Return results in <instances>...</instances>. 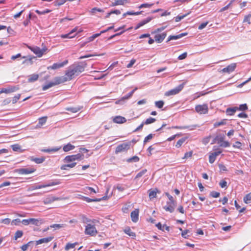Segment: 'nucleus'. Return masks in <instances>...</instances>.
I'll list each match as a JSON object with an SVG mask.
<instances>
[{"mask_svg": "<svg viewBox=\"0 0 251 251\" xmlns=\"http://www.w3.org/2000/svg\"><path fill=\"white\" fill-rule=\"evenodd\" d=\"M85 67V65L79 64L70 66L65 74L67 81L72 80L75 76H78L84 71Z\"/></svg>", "mask_w": 251, "mask_h": 251, "instance_id": "nucleus-1", "label": "nucleus"}, {"mask_svg": "<svg viewBox=\"0 0 251 251\" xmlns=\"http://www.w3.org/2000/svg\"><path fill=\"white\" fill-rule=\"evenodd\" d=\"M66 81H67V79L65 76L55 77L52 81L49 82L45 85H43L42 90L43 91H46L51 87Z\"/></svg>", "mask_w": 251, "mask_h": 251, "instance_id": "nucleus-2", "label": "nucleus"}, {"mask_svg": "<svg viewBox=\"0 0 251 251\" xmlns=\"http://www.w3.org/2000/svg\"><path fill=\"white\" fill-rule=\"evenodd\" d=\"M165 194L166 196H167L169 201L167 202V205L164 206L163 208L166 211L172 213L174 212L175 208V201L174 200L173 197L168 193L166 192Z\"/></svg>", "mask_w": 251, "mask_h": 251, "instance_id": "nucleus-3", "label": "nucleus"}, {"mask_svg": "<svg viewBox=\"0 0 251 251\" xmlns=\"http://www.w3.org/2000/svg\"><path fill=\"white\" fill-rule=\"evenodd\" d=\"M22 223L25 226L31 224L36 226H39L43 223V222L42 220L41 219L29 218L23 220Z\"/></svg>", "mask_w": 251, "mask_h": 251, "instance_id": "nucleus-4", "label": "nucleus"}, {"mask_svg": "<svg viewBox=\"0 0 251 251\" xmlns=\"http://www.w3.org/2000/svg\"><path fill=\"white\" fill-rule=\"evenodd\" d=\"M28 48L39 57L42 56L45 52L47 50V48L46 47H44L42 49L37 46L33 47L28 46Z\"/></svg>", "mask_w": 251, "mask_h": 251, "instance_id": "nucleus-5", "label": "nucleus"}, {"mask_svg": "<svg viewBox=\"0 0 251 251\" xmlns=\"http://www.w3.org/2000/svg\"><path fill=\"white\" fill-rule=\"evenodd\" d=\"M59 184V182L58 181L50 182L46 183L45 184L33 185L30 188V189L31 190H36V189H39L45 188L47 187L52 186L58 185Z\"/></svg>", "mask_w": 251, "mask_h": 251, "instance_id": "nucleus-6", "label": "nucleus"}, {"mask_svg": "<svg viewBox=\"0 0 251 251\" xmlns=\"http://www.w3.org/2000/svg\"><path fill=\"white\" fill-rule=\"evenodd\" d=\"M184 86V83H183L178 86H177L174 89H173L170 91H167L165 93V96H170L171 95H175L178 93H179L183 88Z\"/></svg>", "mask_w": 251, "mask_h": 251, "instance_id": "nucleus-7", "label": "nucleus"}, {"mask_svg": "<svg viewBox=\"0 0 251 251\" xmlns=\"http://www.w3.org/2000/svg\"><path fill=\"white\" fill-rule=\"evenodd\" d=\"M98 231L95 226L87 224L85 226V234L92 236L96 235Z\"/></svg>", "mask_w": 251, "mask_h": 251, "instance_id": "nucleus-8", "label": "nucleus"}, {"mask_svg": "<svg viewBox=\"0 0 251 251\" xmlns=\"http://www.w3.org/2000/svg\"><path fill=\"white\" fill-rule=\"evenodd\" d=\"M195 110L197 112L200 114H204L208 113V108L206 104L197 105L195 107Z\"/></svg>", "mask_w": 251, "mask_h": 251, "instance_id": "nucleus-9", "label": "nucleus"}, {"mask_svg": "<svg viewBox=\"0 0 251 251\" xmlns=\"http://www.w3.org/2000/svg\"><path fill=\"white\" fill-rule=\"evenodd\" d=\"M130 142L124 143L118 145L116 149V153L126 151L130 148Z\"/></svg>", "mask_w": 251, "mask_h": 251, "instance_id": "nucleus-10", "label": "nucleus"}, {"mask_svg": "<svg viewBox=\"0 0 251 251\" xmlns=\"http://www.w3.org/2000/svg\"><path fill=\"white\" fill-rule=\"evenodd\" d=\"M137 89V88H135L132 91H131V92L128 93L127 95L123 97L121 99H120L118 100H116L115 101V103L116 104H124L126 100H128V99H129L130 98H131L132 97L133 93Z\"/></svg>", "mask_w": 251, "mask_h": 251, "instance_id": "nucleus-11", "label": "nucleus"}, {"mask_svg": "<svg viewBox=\"0 0 251 251\" xmlns=\"http://www.w3.org/2000/svg\"><path fill=\"white\" fill-rule=\"evenodd\" d=\"M19 89V86H11L7 88H3L0 91V94L2 93L6 94L14 92Z\"/></svg>", "mask_w": 251, "mask_h": 251, "instance_id": "nucleus-12", "label": "nucleus"}, {"mask_svg": "<svg viewBox=\"0 0 251 251\" xmlns=\"http://www.w3.org/2000/svg\"><path fill=\"white\" fill-rule=\"evenodd\" d=\"M35 171L36 169L34 168H21L17 170V172L21 175L29 174L34 172Z\"/></svg>", "mask_w": 251, "mask_h": 251, "instance_id": "nucleus-13", "label": "nucleus"}, {"mask_svg": "<svg viewBox=\"0 0 251 251\" xmlns=\"http://www.w3.org/2000/svg\"><path fill=\"white\" fill-rule=\"evenodd\" d=\"M200 126L198 125H193L190 126H176L173 127V128L178 129H188L189 130H193L196 129L197 127H199Z\"/></svg>", "mask_w": 251, "mask_h": 251, "instance_id": "nucleus-14", "label": "nucleus"}, {"mask_svg": "<svg viewBox=\"0 0 251 251\" xmlns=\"http://www.w3.org/2000/svg\"><path fill=\"white\" fill-rule=\"evenodd\" d=\"M225 138V135L224 134H219L217 135L212 140L211 144L217 143L219 145L222 143Z\"/></svg>", "mask_w": 251, "mask_h": 251, "instance_id": "nucleus-15", "label": "nucleus"}, {"mask_svg": "<svg viewBox=\"0 0 251 251\" xmlns=\"http://www.w3.org/2000/svg\"><path fill=\"white\" fill-rule=\"evenodd\" d=\"M68 61L67 60L64 61L60 63H55L53 64V65L51 66L48 67V69H51L52 70H55L60 68H61L66 65L68 63Z\"/></svg>", "mask_w": 251, "mask_h": 251, "instance_id": "nucleus-16", "label": "nucleus"}, {"mask_svg": "<svg viewBox=\"0 0 251 251\" xmlns=\"http://www.w3.org/2000/svg\"><path fill=\"white\" fill-rule=\"evenodd\" d=\"M167 36L166 32H163L161 34H157L154 36V40L158 43H161Z\"/></svg>", "mask_w": 251, "mask_h": 251, "instance_id": "nucleus-17", "label": "nucleus"}, {"mask_svg": "<svg viewBox=\"0 0 251 251\" xmlns=\"http://www.w3.org/2000/svg\"><path fill=\"white\" fill-rule=\"evenodd\" d=\"M187 35V32L185 33H182L176 35H170L168 37V39L166 41V42H168L170 41L173 40H177L179 39L186 35Z\"/></svg>", "mask_w": 251, "mask_h": 251, "instance_id": "nucleus-18", "label": "nucleus"}, {"mask_svg": "<svg viewBox=\"0 0 251 251\" xmlns=\"http://www.w3.org/2000/svg\"><path fill=\"white\" fill-rule=\"evenodd\" d=\"M22 58H25V60H24L22 62V64H25L27 66L31 65L33 64V59H35V57L29 56L26 57L24 56L22 57Z\"/></svg>", "mask_w": 251, "mask_h": 251, "instance_id": "nucleus-19", "label": "nucleus"}, {"mask_svg": "<svg viewBox=\"0 0 251 251\" xmlns=\"http://www.w3.org/2000/svg\"><path fill=\"white\" fill-rule=\"evenodd\" d=\"M131 218L132 221L136 223L138 220L139 217V210L136 209L131 212Z\"/></svg>", "mask_w": 251, "mask_h": 251, "instance_id": "nucleus-20", "label": "nucleus"}, {"mask_svg": "<svg viewBox=\"0 0 251 251\" xmlns=\"http://www.w3.org/2000/svg\"><path fill=\"white\" fill-rule=\"evenodd\" d=\"M113 121L115 123L117 124H123L126 121V119L122 116H117L113 118Z\"/></svg>", "mask_w": 251, "mask_h": 251, "instance_id": "nucleus-21", "label": "nucleus"}, {"mask_svg": "<svg viewBox=\"0 0 251 251\" xmlns=\"http://www.w3.org/2000/svg\"><path fill=\"white\" fill-rule=\"evenodd\" d=\"M105 199V197L104 196L101 198H95V199H91L88 197H83L82 200L86 201L87 202H97V201H100L101 200H103Z\"/></svg>", "mask_w": 251, "mask_h": 251, "instance_id": "nucleus-22", "label": "nucleus"}, {"mask_svg": "<svg viewBox=\"0 0 251 251\" xmlns=\"http://www.w3.org/2000/svg\"><path fill=\"white\" fill-rule=\"evenodd\" d=\"M53 239V237L50 236L46 238H43L39 239L36 241V245H38L39 244L44 243H48L51 241Z\"/></svg>", "mask_w": 251, "mask_h": 251, "instance_id": "nucleus-23", "label": "nucleus"}, {"mask_svg": "<svg viewBox=\"0 0 251 251\" xmlns=\"http://www.w3.org/2000/svg\"><path fill=\"white\" fill-rule=\"evenodd\" d=\"M235 69V63H233V64H231L228 65L226 67L224 68L222 70V71L224 73H230L234 71Z\"/></svg>", "mask_w": 251, "mask_h": 251, "instance_id": "nucleus-24", "label": "nucleus"}, {"mask_svg": "<svg viewBox=\"0 0 251 251\" xmlns=\"http://www.w3.org/2000/svg\"><path fill=\"white\" fill-rule=\"evenodd\" d=\"M129 0H115L114 2H112L111 6H115L119 5H124L125 3H129Z\"/></svg>", "mask_w": 251, "mask_h": 251, "instance_id": "nucleus-25", "label": "nucleus"}, {"mask_svg": "<svg viewBox=\"0 0 251 251\" xmlns=\"http://www.w3.org/2000/svg\"><path fill=\"white\" fill-rule=\"evenodd\" d=\"M149 197L151 199L156 198L157 193H159L160 191L158 189L155 188L153 190H150L149 191Z\"/></svg>", "mask_w": 251, "mask_h": 251, "instance_id": "nucleus-26", "label": "nucleus"}, {"mask_svg": "<svg viewBox=\"0 0 251 251\" xmlns=\"http://www.w3.org/2000/svg\"><path fill=\"white\" fill-rule=\"evenodd\" d=\"M47 117H43L39 119V122L36 125L37 128L41 127L43 125H44L47 122Z\"/></svg>", "mask_w": 251, "mask_h": 251, "instance_id": "nucleus-27", "label": "nucleus"}, {"mask_svg": "<svg viewBox=\"0 0 251 251\" xmlns=\"http://www.w3.org/2000/svg\"><path fill=\"white\" fill-rule=\"evenodd\" d=\"M160 144L159 143H156L154 144L153 145L150 146V150H151L152 151H155L156 153H158L161 151L160 149L158 148Z\"/></svg>", "mask_w": 251, "mask_h": 251, "instance_id": "nucleus-28", "label": "nucleus"}, {"mask_svg": "<svg viewBox=\"0 0 251 251\" xmlns=\"http://www.w3.org/2000/svg\"><path fill=\"white\" fill-rule=\"evenodd\" d=\"M82 107L77 106V107H66L65 109L67 111H70L72 113H76L78 111L80 110Z\"/></svg>", "mask_w": 251, "mask_h": 251, "instance_id": "nucleus-29", "label": "nucleus"}, {"mask_svg": "<svg viewBox=\"0 0 251 251\" xmlns=\"http://www.w3.org/2000/svg\"><path fill=\"white\" fill-rule=\"evenodd\" d=\"M28 77V82H33L36 81L38 79L39 75L37 74H32L29 75Z\"/></svg>", "mask_w": 251, "mask_h": 251, "instance_id": "nucleus-30", "label": "nucleus"}, {"mask_svg": "<svg viewBox=\"0 0 251 251\" xmlns=\"http://www.w3.org/2000/svg\"><path fill=\"white\" fill-rule=\"evenodd\" d=\"M30 160L37 164H41L45 161V158L44 157H42L40 158H34L33 157H32Z\"/></svg>", "mask_w": 251, "mask_h": 251, "instance_id": "nucleus-31", "label": "nucleus"}, {"mask_svg": "<svg viewBox=\"0 0 251 251\" xmlns=\"http://www.w3.org/2000/svg\"><path fill=\"white\" fill-rule=\"evenodd\" d=\"M124 232L126 234L132 237H135L136 236L135 233L132 232L129 227L126 228L124 230Z\"/></svg>", "mask_w": 251, "mask_h": 251, "instance_id": "nucleus-32", "label": "nucleus"}, {"mask_svg": "<svg viewBox=\"0 0 251 251\" xmlns=\"http://www.w3.org/2000/svg\"><path fill=\"white\" fill-rule=\"evenodd\" d=\"M12 150L15 151H18L19 152H23L24 150L22 149L21 146L18 144H14L11 145Z\"/></svg>", "mask_w": 251, "mask_h": 251, "instance_id": "nucleus-33", "label": "nucleus"}, {"mask_svg": "<svg viewBox=\"0 0 251 251\" xmlns=\"http://www.w3.org/2000/svg\"><path fill=\"white\" fill-rule=\"evenodd\" d=\"M64 162L69 163V162H74L75 161V157L74 155H68L66 156L65 158L63 159Z\"/></svg>", "mask_w": 251, "mask_h": 251, "instance_id": "nucleus-34", "label": "nucleus"}, {"mask_svg": "<svg viewBox=\"0 0 251 251\" xmlns=\"http://www.w3.org/2000/svg\"><path fill=\"white\" fill-rule=\"evenodd\" d=\"M75 146L74 145H72L70 143H68L67 145H65L63 147V150L64 151L67 152L73 150Z\"/></svg>", "mask_w": 251, "mask_h": 251, "instance_id": "nucleus-35", "label": "nucleus"}, {"mask_svg": "<svg viewBox=\"0 0 251 251\" xmlns=\"http://www.w3.org/2000/svg\"><path fill=\"white\" fill-rule=\"evenodd\" d=\"M60 149H61V147H60V148L55 147V148H51V149H44V150H42V151L43 152L50 153V152L57 151Z\"/></svg>", "mask_w": 251, "mask_h": 251, "instance_id": "nucleus-36", "label": "nucleus"}, {"mask_svg": "<svg viewBox=\"0 0 251 251\" xmlns=\"http://www.w3.org/2000/svg\"><path fill=\"white\" fill-rule=\"evenodd\" d=\"M243 201L246 204L251 203V192L247 194L244 197Z\"/></svg>", "mask_w": 251, "mask_h": 251, "instance_id": "nucleus-37", "label": "nucleus"}, {"mask_svg": "<svg viewBox=\"0 0 251 251\" xmlns=\"http://www.w3.org/2000/svg\"><path fill=\"white\" fill-rule=\"evenodd\" d=\"M227 120L226 119H223L220 122H217L214 124V127H217L218 126L225 125L226 124Z\"/></svg>", "mask_w": 251, "mask_h": 251, "instance_id": "nucleus-38", "label": "nucleus"}, {"mask_svg": "<svg viewBox=\"0 0 251 251\" xmlns=\"http://www.w3.org/2000/svg\"><path fill=\"white\" fill-rule=\"evenodd\" d=\"M77 244V242H75L74 243H68L66 244V245L65 247V250L66 251H68L69 250H70L71 249H73L75 247V245Z\"/></svg>", "mask_w": 251, "mask_h": 251, "instance_id": "nucleus-39", "label": "nucleus"}, {"mask_svg": "<svg viewBox=\"0 0 251 251\" xmlns=\"http://www.w3.org/2000/svg\"><path fill=\"white\" fill-rule=\"evenodd\" d=\"M152 19V17H148L147 18L142 20L141 21L139 24V25L141 26H143L144 25L147 24V23H149L151 20Z\"/></svg>", "mask_w": 251, "mask_h": 251, "instance_id": "nucleus-40", "label": "nucleus"}, {"mask_svg": "<svg viewBox=\"0 0 251 251\" xmlns=\"http://www.w3.org/2000/svg\"><path fill=\"white\" fill-rule=\"evenodd\" d=\"M235 113V107L232 108H228L226 110V113L227 115H233Z\"/></svg>", "mask_w": 251, "mask_h": 251, "instance_id": "nucleus-41", "label": "nucleus"}, {"mask_svg": "<svg viewBox=\"0 0 251 251\" xmlns=\"http://www.w3.org/2000/svg\"><path fill=\"white\" fill-rule=\"evenodd\" d=\"M154 134H150L148 136H147L143 141V144L145 145L147 143L151 140Z\"/></svg>", "mask_w": 251, "mask_h": 251, "instance_id": "nucleus-42", "label": "nucleus"}, {"mask_svg": "<svg viewBox=\"0 0 251 251\" xmlns=\"http://www.w3.org/2000/svg\"><path fill=\"white\" fill-rule=\"evenodd\" d=\"M23 235V232L22 230H17L15 234L14 239L17 240L18 238H21Z\"/></svg>", "mask_w": 251, "mask_h": 251, "instance_id": "nucleus-43", "label": "nucleus"}, {"mask_svg": "<svg viewBox=\"0 0 251 251\" xmlns=\"http://www.w3.org/2000/svg\"><path fill=\"white\" fill-rule=\"evenodd\" d=\"M139 160V158L137 156H134L132 157H130L129 158H128L126 160V161L127 162H138Z\"/></svg>", "mask_w": 251, "mask_h": 251, "instance_id": "nucleus-44", "label": "nucleus"}, {"mask_svg": "<svg viewBox=\"0 0 251 251\" xmlns=\"http://www.w3.org/2000/svg\"><path fill=\"white\" fill-rule=\"evenodd\" d=\"M155 121L156 120L155 118L150 117L146 119V120L143 122L144 124H145V125H149L154 123Z\"/></svg>", "mask_w": 251, "mask_h": 251, "instance_id": "nucleus-45", "label": "nucleus"}, {"mask_svg": "<svg viewBox=\"0 0 251 251\" xmlns=\"http://www.w3.org/2000/svg\"><path fill=\"white\" fill-rule=\"evenodd\" d=\"M34 243L33 241H29L26 244L23 245L21 247V249L23 251H26L28 248V247L30 246L31 244H33Z\"/></svg>", "mask_w": 251, "mask_h": 251, "instance_id": "nucleus-46", "label": "nucleus"}, {"mask_svg": "<svg viewBox=\"0 0 251 251\" xmlns=\"http://www.w3.org/2000/svg\"><path fill=\"white\" fill-rule=\"evenodd\" d=\"M186 139L185 138H182L179 139L176 143V147L177 148L180 147L182 144L185 141Z\"/></svg>", "mask_w": 251, "mask_h": 251, "instance_id": "nucleus-47", "label": "nucleus"}, {"mask_svg": "<svg viewBox=\"0 0 251 251\" xmlns=\"http://www.w3.org/2000/svg\"><path fill=\"white\" fill-rule=\"evenodd\" d=\"M153 5V3H143L138 6V8L141 9L143 8H150Z\"/></svg>", "mask_w": 251, "mask_h": 251, "instance_id": "nucleus-48", "label": "nucleus"}, {"mask_svg": "<svg viewBox=\"0 0 251 251\" xmlns=\"http://www.w3.org/2000/svg\"><path fill=\"white\" fill-rule=\"evenodd\" d=\"M164 102L163 100H159L155 102V105L158 108H162L164 105Z\"/></svg>", "mask_w": 251, "mask_h": 251, "instance_id": "nucleus-49", "label": "nucleus"}, {"mask_svg": "<svg viewBox=\"0 0 251 251\" xmlns=\"http://www.w3.org/2000/svg\"><path fill=\"white\" fill-rule=\"evenodd\" d=\"M76 34H74V35H71V33L69 32L67 34H62L61 35V37L63 39L65 38H72L74 37Z\"/></svg>", "mask_w": 251, "mask_h": 251, "instance_id": "nucleus-50", "label": "nucleus"}, {"mask_svg": "<svg viewBox=\"0 0 251 251\" xmlns=\"http://www.w3.org/2000/svg\"><path fill=\"white\" fill-rule=\"evenodd\" d=\"M96 11H98L99 12H103L104 10L99 8L94 7V8H93L92 9H91L90 12L92 14L94 15L95 14Z\"/></svg>", "mask_w": 251, "mask_h": 251, "instance_id": "nucleus-51", "label": "nucleus"}, {"mask_svg": "<svg viewBox=\"0 0 251 251\" xmlns=\"http://www.w3.org/2000/svg\"><path fill=\"white\" fill-rule=\"evenodd\" d=\"M51 11L48 9H46L43 11H40L39 10H36L35 12L39 15H44L46 13H50Z\"/></svg>", "mask_w": 251, "mask_h": 251, "instance_id": "nucleus-52", "label": "nucleus"}, {"mask_svg": "<svg viewBox=\"0 0 251 251\" xmlns=\"http://www.w3.org/2000/svg\"><path fill=\"white\" fill-rule=\"evenodd\" d=\"M64 224H53L50 226V228H54L55 229H59L61 227H64Z\"/></svg>", "mask_w": 251, "mask_h": 251, "instance_id": "nucleus-53", "label": "nucleus"}, {"mask_svg": "<svg viewBox=\"0 0 251 251\" xmlns=\"http://www.w3.org/2000/svg\"><path fill=\"white\" fill-rule=\"evenodd\" d=\"M75 160H81L84 158L83 154L80 153H77L76 154H74Z\"/></svg>", "mask_w": 251, "mask_h": 251, "instance_id": "nucleus-54", "label": "nucleus"}, {"mask_svg": "<svg viewBox=\"0 0 251 251\" xmlns=\"http://www.w3.org/2000/svg\"><path fill=\"white\" fill-rule=\"evenodd\" d=\"M188 14H189V13H187V14H184V15H181V16L180 15H178L177 16L175 17V21L176 22H179L182 19H183L184 18L186 17Z\"/></svg>", "mask_w": 251, "mask_h": 251, "instance_id": "nucleus-55", "label": "nucleus"}, {"mask_svg": "<svg viewBox=\"0 0 251 251\" xmlns=\"http://www.w3.org/2000/svg\"><path fill=\"white\" fill-rule=\"evenodd\" d=\"M248 109V106L247 104H241L238 108L236 107V110H239L241 111H245Z\"/></svg>", "mask_w": 251, "mask_h": 251, "instance_id": "nucleus-56", "label": "nucleus"}, {"mask_svg": "<svg viewBox=\"0 0 251 251\" xmlns=\"http://www.w3.org/2000/svg\"><path fill=\"white\" fill-rule=\"evenodd\" d=\"M76 164V162H72L70 164H67L62 165V169H66V167H69V168H73L74 167Z\"/></svg>", "mask_w": 251, "mask_h": 251, "instance_id": "nucleus-57", "label": "nucleus"}, {"mask_svg": "<svg viewBox=\"0 0 251 251\" xmlns=\"http://www.w3.org/2000/svg\"><path fill=\"white\" fill-rule=\"evenodd\" d=\"M251 14H249L245 17L243 22H245V23H247L248 24H251Z\"/></svg>", "mask_w": 251, "mask_h": 251, "instance_id": "nucleus-58", "label": "nucleus"}, {"mask_svg": "<svg viewBox=\"0 0 251 251\" xmlns=\"http://www.w3.org/2000/svg\"><path fill=\"white\" fill-rule=\"evenodd\" d=\"M81 220L83 223H88L91 222V220L86 217L85 215L81 216Z\"/></svg>", "mask_w": 251, "mask_h": 251, "instance_id": "nucleus-59", "label": "nucleus"}, {"mask_svg": "<svg viewBox=\"0 0 251 251\" xmlns=\"http://www.w3.org/2000/svg\"><path fill=\"white\" fill-rule=\"evenodd\" d=\"M147 172V170L144 169L139 172L136 176H135V178H139L142 176L146 173Z\"/></svg>", "mask_w": 251, "mask_h": 251, "instance_id": "nucleus-60", "label": "nucleus"}, {"mask_svg": "<svg viewBox=\"0 0 251 251\" xmlns=\"http://www.w3.org/2000/svg\"><path fill=\"white\" fill-rule=\"evenodd\" d=\"M59 199L55 197H51L46 199L47 203H51L55 201L58 200Z\"/></svg>", "mask_w": 251, "mask_h": 251, "instance_id": "nucleus-61", "label": "nucleus"}, {"mask_svg": "<svg viewBox=\"0 0 251 251\" xmlns=\"http://www.w3.org/2000/svg\"><path fill=\"white\" fill-rule=\"evenodd\" d=\"M20 223H22V221H21L20 219L17 218L12 221L11 225L17 226L19 225Z\"/></svg>", "mask_w": 251, "mask_h": 251, "instance_id": "nucleus-62", "label": "nucleus"}, {"mask_svg": "<svg viewBox=\"0 0 251 251\" xmlns=\"http://www.w3.org/2000/svg\"><path fill=\"white\" fill-rule=\"evenodd\" d=\"M100 33H96V34L93 35L92 36L89 37L88 42H91V41H93L94 39L100 36Z\"/></svg>", "mask_w": 251, "mask_h": 251, "instance_id": "nucleus-63", "label": "nucleus"}, {"mask_svg": "<svg viewBox=\"0 0 251 251\" xmlns=\"http://www.w3.org/2000/svg\"><path fill=\"white\" fill-rule=\"evenodd\" d=\"M220 193L216 191H212L210 193V196L213 198H218L220 196Z\"/></svg>", "mask_w": 251, "mask_h": 251, "instance_id": "nucleus-64", "label": "nucleus"}]
</instances>
